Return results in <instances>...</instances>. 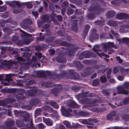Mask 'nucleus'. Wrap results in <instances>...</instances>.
<instances>
[{"instance_id": "nucleus-51", "label": "nucleus", "mask_w": 129, "mask_h": 129, "mask_svg": "<svg viewBox=\"0 0 129 129\" xmlns=\"http://www.w3.org/2000/svg\"><path fill=\"white\" fill-rule=\"evenodd\" d=\"M24 103L21 102H18L17 103H15V107L20 108L21 107H23V105Z\"/></svg>"}, {"instance_id": "nucleus-25", "label": "nucleus", "mask_w": 129, "mask_h": 129, "mask_svg": "<svg viewBox=\"0 0 129 129\" xmlns=\"http://www.w3.org/2000/svg\"><path fill=\"white\" fill-rule=\"evenodd\" d=\"M106 108L105 107L99 108L95 107L93 108L92 109L93 111L97 113L103 112L106 111Z\"/></svg>"}, {"instance_id": "nucleus-18", "label": "nucleus", "mask_w": 129, "mask_h": 129, "mask_svg": "<svg viewBox=\"0 0 129 129\" xmlns=\"http://www.w3.org/2000/svg\"><path fill=\"white\" fill-rule=\"evenodd\" d=\"M13 74H11L6 75V77L5 80L3 81L4 85H10V81L12 80V77Z\"/></svg>"}, {"instance_id": "nucleus-57", "label": "nucleus", "mask_w": 129, "mask_h": 129, "mask_svg": "<svg viewBox=\"0 0 129 129\" xmlns=\"http://www.w3.org/2000/svg\"><path fill=\"white\" fill-rule=\"evenodd\" d=\"M88 120L90 122V124L91 125H93L94 123H96L98 122L97 120L96 119H89Z\"/></svg>"}, {"instance_id": "nucleus-31", "label": "nucleus", "mask_w": 129, "mask_h": 129, "mask_svg": "<svg viewBox=\"0 0 129 129\" xmlns=\"http://www.w3.org/2000/svg\"><path fill=\"white\" fill-rule=\"evenodd\" d=\"M15 59H16L18 62L20 63L21 64H22L21 62H25L26 61V59L22 57H20L19 55H17V56H16Z\"/></svg>"}, {"instance_id": "nucleus-3", "label": "nucleus", "mask_w": 129, "mask_h": 129, "mask_svg": "<svg viewBox=\"0 0 129 129\" xmlns=\"http://www.w3.org/2000/svg\"><path fill=\"white\" fill-rule=\"evenodd\" d=\"M67 73L69 74V76L66 75V79L67 81H71L70 80H76L80 78V76L78 73L75 72L74 70H68Z\"/></svg>"}, {"instance_id": "nucleus-60", "label": "nucleus", "mask_w": 129, "mask_h": 129, "mask_svg": "<svg viewBox=\"0 0 129 129\" xmlns=\"http://www.w3.org/2000/svg\"><path fill=\"white\" fill-rule=\"evenodd\" d=\"M53 83L52 82H47L45 84V86L47 88L51 87H52Z\"/></svg>"}, {"instance_id": "nucleus-45", "label": "nucleus", "mask_w": 129, "mask_h": 129, "mask_svg": "<svg viewBox=\"0 0 129 129\" xmlns=\"http://www.w3.org/2000/svg\"><path fill=\"white\" fill-rule=\"evenodd\" d=\"M6 103L8 104H11L12 102L16 101V100L12 98H8L5 99Z\"/></svg>"}, {"instance_id": "nucleus-26", "label": "nucleus", "mask_w": 129, "mask_h": 129, "mask_svg": "<svg viewBox=\"0 0 129 129\" xmlns=\"http://www.w3.org/2000/svg\"><path fill=\"white\" fill-rule=\"evenodd\" d=\"M54 72L53 73L51 72L50 71H46L45 72V73L47 76H48L50 79H55V77L54 75Z\"/></svg>"}, {"instance_id": "nucleus-16", "label": "nucleus", "mask_w": 129, "mask_h": 129, "mask_svg": "<svg viewBox=\"0 0 129 129\" xmlns=\"http://www.w3.org/2000/svg\"><path fill=\"white\" fill-rule=\"evenodd\" d=\"M73 112L77 116L82 117L88 116L89 114V113L88 112L83 111H79L76 110H73Z\"/></svg>"}, {"instance_id": "nucleus-48", "label": "nucleus", "mask_w": 129, "mask_h": 129, "mask_svg": "<svg viewBox=\"0 0 129 129\" xmlns=\"http://www.w3.org/2000/svg\"><path fill=\"white\" fill-rule=\"evenodd\" d=\"M55 37H53V36H51L47 38L45 40L46 42H52L54 40Z\"/></svg>"}, {"instance_id": "nucleus-13", "label": "nucleus", "mask_w": 129, "mask_h": 129, "mask_svg": "<svg viewBox=\"0 0 129 129\" xmlns=\"http://www.w3.org/2000/svg\"><path fill=\"white\" fill-rule=\"evenodd\" d=\"M57 62L58 63H66L67 61L64 56L62 53H59L56 57Z\"/></svg>"}, {"instance_id": "nucleus-14", "label": "nucleus", "mask_w": 129, "mask_h": 129, "mask_svg": "<svg viewBox=\"0 0 129 129\" xmlns=\"http://www.w3.org/2000/svg\"><path fill=\"white\" fill-rule=\"evenodd\" d=\"M60 74H57L56 73V72H54V75H55V78H56L58 79H61V78H63L65 77L66 78V75L69 76L68 74L66 75V72L65 70H60ZM65 79L67 80L65 78Z\"/></svg>"}, {"instance_id": "nucleus-62", "label": "nucleus", "mask_w": 129, "mask_h": 129, "mask_svg": "<svg viewBox=\"0 0 129 129\" xmlns=\"http://www.w3.org/2000/svg\"><path fill=\"white\" fill-rule=\"evenodd\" d=\"M122 43L127 44L129 43V38L126 37H124L122 39Z\"/></svg>"}, {"instance_id": "nucleus-27", "label": "nucleus", "mask_w": 129, "mask_h": 129, "mask_svg": "<svg viewBox=\"0 0 129 129\" xmlns=\"http://www.w3.org/2000/svg\"><path fill=\"white\" fill-rule=\"evenodd\" d=\"M95 97L98 98V99H96L94 100L91 102V104H95L97 103H101L103 101L102 98L100 97L99 95H98Z\"/></svg>"}, {"instance_id": "nucleus-11", "label": "nucleus", "mask_w": 129, "mask_h": 129, "mask_svg": "<svg viewBox=\"0 0 129 129\" xmlns=\"http://www.w3.org/2000/svg\"><path fill=\"white\" fill-rule=\"evenodd\" d=\"M117 93L118 94H121L128 95L129 92L125 89V88L122 86H119L117 88Z\"/></svg>"}, {"instance_id": "nucleus-35", "label": "nucleus", "mask_w": 129, "mask_h": 129, "mask_svg": "<svg viewBox=\"0 0 129 129\" xmlns=\"http://www.w3.org/2000/svg\"><path fill=\"white\" fill-rule=\"evenodd\" d=\"M15 98L18 101H22L24 100L25 96L24 94H16L15 96Z\"/></svg>"}, {"instance_id": "nucleus-24", "label": "nucleus", "mask_w": 129, "mask_h": 129, "mask_svg": "<svg viewBox=\"0 0 129 129\" xmlns=\"http://www.w3.org/2000/svg\"><path fill=\"white\" fill-rule=\"evenodd\" d=\"M115 14V12L113 10H109L106 13L107 18L108 19L113 18Z\"/></svg>"}, {"instance_id": "nucleus-32", "label": "nucleus", "mask_w": 129, "mask_h": 129, "mask_svg": "<svg viewBox=\"0 0 129 129\" xmlns=\"http://www.w3.org/2000/svg\"><path fill=\"white\" fill-rule=\"evenodd\" d=\"M72 27L70 29H72L73 31L76 32L78 30L77 20L74 21V22H72Z\"/></svg>"}, {"instance_id": "nucleus-63", "label": "nucleus", "mask_w": 129, "mask_h": 129, "mask_svg": "<svg viewBox=\"0 0 129 129\" xmlns=\"http://www.w3.org/2000/svg\"><path fill=\"white\" fill-rule=\"evenodd\" d=\"M73 12V10L71 8L68 9L67 11V13L68 15L72 14Z\"/></svg>"}, {"instance_id": "nucleus-61", "label": "nucleus", "mask_w": 129, "mask_h": 129, "mask_svg": "<svg viewBox=\"0 0 129 129\" xmlns=\"http://www.w3.org/2000/svg\"><path fill=\"white\" fill-rule=\"evenodd\" d=\"M37 90L36 94H37L38 95L40 96H42L44 95V93L42 91L40 90H38L37 88Z\"/></svg>"}, {"instance_id": "nucleus-59", "label": "nucleus", "mask_w": 129, "mask_h": 129, "mask_svg": "<svg viewBox=\"0 0 129 129\" xmlns=\"http://www.w3.org/2000/svg\"><path fill=\"white\" fill-rule=\"evenodd\" d=\"M17 91V89L16 88H12L8 89L7 90V92L8 93H14Z\"/></svg>"}, {"instance_id": "nucleus-19", "label": "nucleus", "mask_w": 129, "mask_h": 129, "mask_svg": "<svg viewBox=\"0 0 129 129\" xmlns=\"http://www.w3.org/2000/svg\"><path fill=\"white\" fill-rule=\"evenodd\" d=\"M116 17L117 19L120 20L126 19L129 18V15L126 13H120L117 14Z\"/></svg>"}, {"instance_id": "nucleus-17", "label": "nucleus", "mask_w": 129, "mask_h": 129, "mask_svg": "<svg viewBox=\"0 0 129 129\" xmlns=\"http://www.w3.org/2000/svg\"><path fill=\"white\" fill-rule=\"evenodd\" d=\"M33 23L32 21L28 19H25L23 20V23L21 24V26L25 29L28 28L29 25Z\"/></svg>"}, {"instance_id": "nucleus-49", "label": "nucleus", "mask_w": 129, "mask_h": 129, "mask_svg": "<svg viewBox=\"0 0 129 129\" xmlns=\"http://www.w3.org/2000/svg\"><path fill=\"white\" fill-rule=\"evenodd\" d=\"M22 6H26L27 8L31 9L32 8L33 6L31 4H29L28 2L21 3Z\"/></svg>"}, {"instance_id": "nucleus-36", "label": "nucleus", "mask_w": 129, "mask_h": 129, "mask_svg": "<svg viewBox=\"0 0 129 129\" xmlns=\"http://www.w3.org/2000/svg\"><path fill=\"white\" fill-rule=\"evenodd\" d=\"M105 22V19H102L101 20H98L94 22L95 24L101 27H102L104 25V23Z\"/></svg>"}, {"instance_id": "nucleus-20", "label": "nucleus", "mask_w": 129, "mask_h": 129, "mask_svg": "<svg viewBox=\"0 0 129 129\" xmlns=\"http://www.w3.org/2000/svg\"><path fill=\"white\" fill-rule=\"evenodd\" d=\"M85 58H89L90 57H95L96 56V55L94 53L90 52L89 51L86 50L83 51Z\"/></svg>"}, {"instance_id": "nucleus-50", "label": "nucleus", "mask_w": 129, "mask_h": 129, "mask_svg": "<svg viewBox=\"0 0 129 129\" xmlns=\"http://www.w3.org/2000/svg\"><path fill=\"white\" fill-rule=\"evenodd\" d=\"M22 9H13L12 12L13 13L15 14H17L21 12Z\"/></svg>"}, {"instance_id": "nucleus-28", "label": "nucleus", "mask_w": 129, "mask_h": 129, "mask_svg": "<svg viewBox=\"0 0 129 129\" xmlns=\"http://www.w3.org/2000/svg\"><path fill=\"white\" fill-rule=\"evenodd\" d=\"M37 75L40 78L46 79L47 78L45 72L43 71H40L37 73Z\"/></svg>"}, {"instance_id": "nucleus-64", "label": "nucleus", "mask_w": 129, "mask_h": 129, "mask_svg": "<svg viewBox=\"0 0 129 129\" xmlns=\"http://www.w3.org/2000/svg\"><path fill=\"white\" fill-rule=\"evenodd\" d=\"M106 119L110 121H112L113 120V117L109 113L106 115Z\"/></svg>"}, {"instance_id": "nucleus-42", "label": "nucleus", "mask_w": 129, "mask_h": 129, "mask_svg": "<svg viewBox=\"0 0 129 129\" xmlns=\"http://www.w3.org/2000/svg\"><path fill=\"white\" fill-rule=\"evenodd\" d=\"M43 109L46 112L49 113H52V108L49 106H45L43 107Z\"/></svg>"}, {"instance_id": "nucleus-58", "label": "nucleus", "mask_w": 129, "mask_h": 129, "mask_svg": "<svg viewBox=\"0 0 129 129\" xmlns=\"http://www.w3.org/2000/svg\"><path fill=\"white\" fill-rule=\"evenodd\" d=\"M72 128H78L81 127V125L77 123H72Z\"/></svg>"}, {"instance_id": "nucleus-5", "label": "nucleus", "mask_w": 129, "mask_h": 129, "mask_svg": "<svg viewBox=\"0 0 129 129\" xmlns=\"http://www.w3.org/2000/svg\"><path fill=\"white\" fill-rule=\"evenodd\" d=\"M55 86L56 87L51 89L50 92L53 94L55 96L58 95V94L63 89V87L61 83L56 84Z\"/></svg>"}, {"instance_id": "nucleus-41", "label": "nucleus", "mask_w": 129, "mask_h": 129, "mask_svg": "<svg viewBox=\"0 0 129 129\" xmlns=\"http://www.w3.org/2000/svg\"><path fill=\"white\" fill-rule=\"evenodd\" d=\"M42 110V108H37L36 109L35 111V116L36 117L41 115V112Z\"/></svg>"}, {"instance_id": "nucleus-7", "label": "nucleus", "mask_w": 129, "mask_h": 129, "mask_svg": "<svg viewBox=\"0 0 129 129\" xmlns=\"http://www.w3.org/2000/svg\"><path fill=\"white\" fill-rule=\"evenodd\" d=\"M32 53L31 51L28 48L23 53L22 57H26L27 59V61H29V62H25V64L27 65H30L31 64L30 57Z\"/></svg>"}, {"instance_id": "nucleus-53", "label": "nucleus", "mask_w": 129, "mask_h": 129, "mask_svg": "<svg viewBox=\"0 0 129 129\" xmlns=\"http://www.w3.org/2000/svg\"><path fill=\"white\" fill-rule=\"evenodd\" d=\"M100 81L98 79H95L93 80L92 83V85L94 86H98L99 84Z\"/></svg>"}, {"instance_id": "nucleus-54", "label": "nucleus", "mask_w": 129, "mask_h": 129, "mask_svg": "<svg viewBox=\"0 0 129 129\" xmlns=\"http://www.w3.org/2000/svg\"><path fill=\"white\" fill-rule=\"evenodd\" d=\"M81 89V87L77 85L73 86L72 87V89L74 91H78Z\"/></svg>"}, {"instance_id": "nucleus-22", "label": "nucleus", "mask_w": 129, "mask_h": 129, "mask_svg": "<svg viewBox=\"0 0 129 129\" xmlns=\"http://www.w3.org/2000/svg\"><path fill=\"white\" fill-rule=\"evenodd\" d=\"M73 63L79 70H82L83 68V65L81 62L78 61H73Z\"/></svg>"}, {"instance_id": "nucleus-34", "label": "nucleus", "mask_w": 129, "mask_h": 129, "mask_svg": "<svg viewBox=\"0 0 129 129\" xmlns=\"http://www.w3.org/2000/svg\"><path fill=\"white\" fill-rule=\"evenodd\" d=\"M30 104L33 106V105H36L37 104L39 103V99L37 98L32 99L30 101Z\"/></svg>"}, {"instance_id": "nucleus-52", "label": "nucleus", "mask_w": 129, "mask_h": 129, "mask_svg": "<svg viewBox=\"0 0 129 129\" xmlns=\"http://www.w3.org/2000/svg\"><path fill=\"white\" fill-rule=\"evenodd\" d=\"M119 31L122 33H124L125 32V29L126 27L125 24H123L120 26L119 27Z\"/></svg>"}, {"instance_id": "nucleus-10", "label": "nucleus", "mask_w": 129, "mask_h": 129, "mask_svg": "<svg viewBox=\"0 0 129 129\" xmlns=\"http://www.w3.org/2000/svg\"><path fill=\"white\" fill-rule=\"evenodd\" d=\"M94 70L92 69V67H88L85 68L83 73H81V75L82 76L86 77V76L90 75L93 72Z\"/></svg>"}, {"instance_id": "nucleus-15", "label": "nucleus", "mask_w": 129, "mask_h": 129, "mask_svg": "<svg viewBox=\"0 0 129 129\" xmlns=\"http://www.w3.org/2000/svg\"><path fill=\"white\" fill-rule=\"evenodd\" d=\"M96 32L97 30L95 29L92 30L90 39V41L92 42L94 41L96 39H98L99 38L98 35L96 33Z\"/></svg>"}, {"instance_id": "nucleus-2", "label": "nucleus", "mask_w": 129, "mask_h": 129, "mask_svg": "<svg viewBox=\"0 0 129 129\" xmlns=\"http://www.w3.org/2000/svg\"><path fill=\"white\" fill-rule=\"evenodd\" d=\"M60 46H67L65 48H63L64 49L67 50H68L70 47H71V48L69 51L68 54V55L70 56H73L75 52L77 51L79 49L78 47H75L74 45L70 44L66 41L62 42L61 43Z\"/></svg>"}, {"instance_id": "nucleus-12", "label": "nucleus", "mask_w": 129, "mask_h": 129, "mask_svg": "<svg viewBox=\"0 0 129 129\" xmlns=\"http://www.w3.org/2000/svg\"><path fill=\"white\" fill-rule=\"evenodd\" d=\"M37 90V88L35 87H33L30 90H26L25 94L26 96H35L36 94Z\"/></svg>"}, {"instance_id": "nucleus-23", "label": "nucleus", "mask_w": 129, "mask_h": 129, "mask_svg": "<svg viewBox=\"0 0 129 129\" xmlns=\"http://www.w3.org/2000/svg\"><path fill=\"white\" fill-rule=\"evenodd\" d=\"M8 4L12 7L13 8H15L16 6L20 7L22 6L21 3H20L17 1H13L9 2Z\"/></svg>"}, {"instance_id": "nucleus-1", "label": "nucleus", "mask_w": 129, "mask_h": 129, "mask_svg": "<svg viewBox=\"0 0 129 129\" xmlns=\"http://www.w3.org/2000/svg\"><path fill=\"white\" fill-rule=\"evenodd\" d=\"M100 4L95 3H92L90 5L88 8V10L91 13H88L87 16L89 20H93L95 18V15H98L104 11V8H100Z\"/></svg>"}, {"instance_id": "nucleus-29", "label": "nucleus", "mask_w": 129, "mask_h": 129, "mask_svg": "<svg viewBox=\"0 0 129 129\" xmlns=\"http://www.w3.org/2000/svg\"><path fill=\"white\" fill-rule=\"evenodd\" d=\"M108 24L110 26L116 27L118 25V24L117 22L115 21L110 20L107 22Z\"/></svg>"}, {"instance_id": "nucleus-43", "label": "nucleus", "mask_w": 129, "mask_h": 129, "mask_svg": "<svg viewBox=\"0 0 129 129\" xmlns=\"http://www.w3.org/2000/svg\"><path fill=\"white\" fill-rule=\"evenodd\" d=\"M35 82V81L34 80L27 79L25 81V84L28 85H31L34 84Z\"/></svg>"}, {"instance_id": "nucleus-44", "label": "nucleus", "mask_w": 129, "mask_h": 129, "mask_svg": "<svg viewBox=\"0 0 129 129\" xmlns=\"http://www.w3.org/2000/svg\"><path fill=\"white\" fill-rule=\"evenodd\" d=\"M26 90L23 89L19 88L17 89V94H23L24 93H25Z\"/></svg>"}, {"instance_id": "nucleus-56", "label": "nucleus", "mask_w": 129, "mask_h": 129, "mask_svg": "<svg viewBox=\"0 0 129 129\" xmlns=\"http://www.w3.org/2000/svg\"><path fill=\"white\" fill-rule=\"evenodd\" d=\"M100 79L101 82L103 83H105L107 81L106 76L104 75L101 76Z\"/></svg>"}, {"instance_id": "nucleus-6", "label": "nucleus", "mask_w": 129, "mask_h": 129, "mask_svg": "<svg viewBox=\"0 0 129 129\" xmlns=\"http://www.w3.org/2000/svg\"><path fill=\"white\" fill-rule=\"evenodd\" d=\"M101 45L103 46V48L105 52H106L107 49L112 48L113 47L115 49L118 48L115 45L114 42H109L107 43H101Z\"/></svg>"}, {"instance_id": "nucleus-37", "label": "nucleus", "mask_w": 129, "mask_h": 129, "mask_svg": "<svg viewBox=\"0 0 129 129\" xmlns=\"http://www.w3.org/2000/svg\"><path fill=\"white\" fill-rule=\"evenodd\" d=\"M70 107L79 108V105L77 104L74 101H71L68 105Z\"/></svg>"}, {"instance_id": "nucleus-30", "label": "nucleus", "mask_w": 129, "mask_h": 129, "mask_svg": "<svg viewBox=\"0 0 129 129\" xmlns=\"http://www.w3.org/2000/svg\"><path fill=\"white\" fill-rule=\"evenodd\" d=\"M16 126L18 127H23L25 126L24 124L21 120L17 119L15 121Z\"/></svg>"}, {"instance_id": "nucleus-46", "label": "nucleus", "mask_w": 129, "mask_h": 129, "mask_svg": "<svg viewBox=\"0 0 129 129\" xmlns=\"http://www.w3.org/2000/svg\"><path fill=\"white\" fill-rule=\"evenodd\" d=\"M64 124L67 128H72L71 122L68 121H63Z\"/></svg>"}, {"instance_id": "nucleus-8", "label": "nucleus", "mask_w": 129, "mask_h": 129, "mask_svg": "<svg viewBox=\"0 0 129 129\" xmlns=\"http://www.w3.org/2000/svg\"><path fill=\"white\" fill-rule=\"evenodd\" d=\"M61 111L62 115L66 117L71 116L72 115V114L70 113L72 111L71 109L69 108L66 109L64 107L62 106Z\"/></svg>"}, {"instance_id": "nucleus-4", "label": "nucleus", "mask_w": 129, "mask_h": 129, "mask_svg": "<svg viewBox=\"0 0 129 129\" xmlns=\"http://www.w3.org/2000/svg\"><path fill=\"white\" fill-rule=\"evenodd\" d=\"M30 116L28 112H26L25 113L23 118L24 119V121L26 122H29L30 121V123H28L26 125V126L28 128L31 129H33V120L31 119H30Z\"/></svg>"}, {"instance_id": "nucleus-55", "label": "nucleus", "mask_w": 129, "mask_h": 129, "mask_svg": "<svg viewBox=\"0 0 129 129\" xmlns=\"http://www.w3.org/2000/svg\"><path fill=\"white\" fill-rule=\"evenodd\" d=\"M101 92L106 96H108L110 94L109 92L106 89H103L101 91Z\"/></svg>"}, {"instance_id": "nucleus-38", "label": "nucleus", "mask_w": 129, "mask_h": 129, "mask_svg": "<svg viewBox=\"0 0 129 129\" xmlns=\"http://www.w3.org/2000/svg\"><path fill=\"white\" fill-rule=\"evenodd\" d=\"M43 120L44 122L48 125H52L53 124V122L49 118H45L43 119Z\"/></svg>"}, {"instance_id": "nucleus-9", "label": "nucleus", "mask_w": 129, "mask_h": 129, "mask_svg": "<svg viewBox=\"0 0 129 129\" xmlns=\"http://www.w3.org/2000/svg\"><path fill=\"white\" fill-rule=\"evenodd\" d=\"M15 124V121L12 119H9L6 120L4 123L5 126L1 125L0 126V128H3L4 129H8L9 127L12 126Z\"/></svg>"}, {"instance_id": "nucleus-47", "label": "nucleus", "mask_w": 129, "mask_h": 129, "mask_svg": "<svg viewBox=\"0 0 129 129\" xmlns=\"http://www.w3.org/2000/svg\"><path fill=\"white\" fill-rule=\"evenodd\" d=\"M49 19V17L46 15H43L42 17V20L44 23H45L48 21Z\"/></svg>"}, {"instance_id": "nucleus-33", "label": "nucleus", "mask_w": 129, "mask_h": 129, "mask_svg": "<svg viewBox=\"0 0 129 129\" xmlns=\"http://www.w3.org/2000/svg\"><path fill=\"white\" fill-rule=\"evenodd\" d=\"M49 104L51 106L56 109H58L59 108V106L56 103L52 101L46 102V104Z\"/></svg>"}, {"instance_id": "nucleus-39", "label": "nucleus", "mask_w": 129, "mask_h": 129, "mask_svg": "<svg viewBox=\"0 0 129 129\" xmlns=\"http://www.w3.org/2000/svg\"><path fill=\"white\" fill-rule=\"evenodd\" d=\"M92 99L86 98L85 99H83L81 100V102L84 104H88L89 105H91V101Z\"/></svg>"}, {"instance_id": "nucleus-21", "label": "nucleus", "mask_w": 129, "mask_h": 129, "mask_svg": "<svg viewBox=\"0 0 129 129\" xmlns=\"http://www.w3.org/2000/svg\"><path fill=\"white\" fill-rule=\"evenodd\" d=\"M84 27V30L83 31L82 36L83 38L85 39L90 28V26L88 25H86Z\"/></svg>"}, {"instance_id": "nucleus-40", "label": "nucleus", "mask_w": 129, "mask_h": 129, "mask_svg": "<svg viewBox=\"0 0 129 129\" xmlns=\"http://www.w3.org/2000/svg\"><path fill=\"white\" fill-rule=\"evenodd\" d=\"M78 9H76L75 11V14H76L77 15L79 16L80 15H81V16H79L78 17V19H79L80 21H81L83 18V16L82 15V13L81 11H78Z\"/></svg>"}]
</instances>
